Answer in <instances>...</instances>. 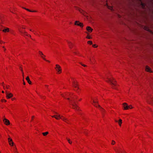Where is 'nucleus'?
I'll return each instance as SVG.
<instances>
[{"instance_id":"nucleus-1","label":"nucleus","mask_w":153,"mask_h":153,"mask_svg":"<svg viewBox=\"0 0 153 153\" xmlns=\"http://www.w3.org/2000/svg\"><path fill=\"white\" fill-rule=\"evenodd\" d=\"M65 96L70 97L71 99V100H70L69 98H68L67 99L69 100L70 104L72 106L73 108L78 110V108L76 104V102L74 100V98L72 95L68 93L65 94Z\"/></svg>"},{"instance_id":"nucleus-2","label":"nucleus","mask_w":153,"mask_h":153,"mask_svg":"<svg viewBox=\"0 0 153 153\" xmlns=\"http://www.w3.org/2000/svg\"><path fill=\"white\" fill-rule=\"evenodd\" d=\"M107 79H108V80L107 81L108 83H110L112 85V87L114 89H116L114 87V86H115L116 85V83H115V81L114 80V79L112 78V79L107 77Z\"/></svg>"},{"instance_id":"nucleus-3","label":"nucleus","mask_w":153,"mask_h":153,"mask_svg":"<svg viewBox=\"0 0 153 153\" xmlns=\"http://www.w3.org/2000/svg\"><path fill=\"white\" fill-rule=\"evenodd\" d=\"M55 113L56 115L52 116L53 117H54L57 120H59V119H61L63 121H65V120H66V119L64 117L61 118V117H62V116H61L59 114L55 112Z\"/></svg>"},{"instance_id":"nucleus-4","label":"nucleus","mask_w":153,"mask_h":153,"mask_svg":"<svg viewBox=\"0 0 153 153\" xmlns=\"http://www.w3.org/2000/svg\"><path fill=\"white\" fill-rule=\"evenodd\" d=\"M93 102L94 103V106H95L96 107H99L101 111H102L103 110V109L102 107H101L99 105L97 104V103L98 102L97 101H95L94 100H93Z\"/></svg>"},{"instance_id":"nucleus-5","label":"nucleus","mask_w":153,"mask_h":153,"mask_svg":"<svg viewBox=\"0 0 153 153\" xmlns=\"http://www.w3.org/2000/svg\"><path fill=\"white\" fill-rule=\"evenodd\" d=\"M59 74L61 72L62 69L61 67L58 65H56V67L55 68Z\"/></svg>"},{"instance_id":"nucleus-6","label":"nucleus","mask_w":153,"mask_h":153,"mask_svg":"<svg viewBox=\"0 0 153 153\" xmlns=\"http://www.w3.org/2000/svg\"><path fill=\"white\" fill-rule=\"evenodd\" d=\"M18 29L22 35H26L27 36L31 37V36L29 34H26V32L21 30L20 28H19Z\"/></svg>"},{"instance_id":"nucleus-7","label":"nucleus","mask_w":153,"mask_h":153,"mask_svg":"<svg viewBox=\"0 0 153 153\" xmlns=\"http://www.w3.org/2000/svg\"><path fill=\"white\" fill-rule=\"evenodd\" d=\"M3 121L4 123L7 125H9L10 124L9 121L6 118L4 119Z\"/></svg>"},{"instance_id":"nucleus-8","label":"nucleus","mask_w":153,"mask_h":153,"mask_svg":"<svg viewBox=\"0 0 153 153\" xmlns=\"http://www.w3.org/2000/svg\"><path fill=\"white\" fill-rule=\"evenodd\" d=\"M75 25L80 26L81 27H83V25L82 23L79 22L78 21H76L75 23Z\"/></svg>"},{"instance_id":"nucleus-9","label":"nucleus","mask_w":153,"mask_h":153,"mask_svg":"<svg viewBox=\"0 0 153 153\" xmlns=\"http://www.w3.org/2000/svg\"><path fill=\"white\" fill-rule=\"evenodd\" d=\"M6 97L7 98H10L13 96V95L11 93H9L6 91Z\"/></svg>"},{"instance_id":"nucleus-10","label":"nucleus","mask_w":153,"mask_h":153,"mask_svg":"<svg viewBox=\"0 0 153 153\" xmlns=\"http://www.w3.org/2000/svg\"><path fill=\"white\" fill-rule=\"evenodd\" d=\"M123 105L125 110H127L128 109V108H130V106H128L126 103H123Z\"/></svg>"},{"instance_id":"nucleus-11","label":"nucleus","mask_w":153,"mask_h":153,"mask_svg":"<svg viewBox=\"0 0 153 153\" xmlns=\"http://www.w3.org/2000/svg\"><path fill=\"white\" fill-rule=\"evenodd\" d=\"M8 141L9 143V144L11 146H13V142L12 139L10 138H8Z\"/></svg>"},{"instance_id":"nucleus-12","label":"nucleus","mask_w":153,"mask_h":153,"mask_svg":"<svg viewBox=\"0 0 153 153\" xmlns=\"http://www.w3.org/2000/svg\"><path fill=\"white\" fill-rule=\"evenodd\" d=\"M87 30L89 32H92V31L93 30L89 26H88L86 28Z\"/></svg>"},{"instance_id":"nucleus-13","label":"nucleus","mask_w":153,"mask_h":153,"mask_svg":"<svg viewBox=\"0 0 153 153\" xmlns=\"http://www.w3.org/2000/svg\"><path fill=\"white\" fill-rule=\"evenodd\" d=\"M4 29L2 30L3 32L6 33L7 32H9V29L7 27H4Z\"/></svg>"},{"instance_id":"nucleus-14","label":"nucleus","mask_w":153,"mask_h":153,"mask_svg":"<svg viewBox=\"0 0 153 153\" xmlns=\"http://www.w3.org/2000/svg\"><path fill=\"white\" fill-rule=\"evenodd\" d=\"M68 43V46L70 48H71L72 46L73 45V44L70 42L67 41Z\"/></svg>"},{"instance_id":"nucleus-15","label":"nucleus","mask_w":153,"mask_h":153,"mask_svg":"<svg viewBox=\"0 0 153 153\" xmlns=\"http://www.w3.org/2000/svg\"><path fill=\"white\" fill-rule=\"evenodd\" d=\"M146 70L148 72H151L150 68L148 66H146Z\"/></svg>"},{"instance_id":"nucleus-16","label":"nucleus","mask_w":153,"mask_h":153,"mask_svg":"<svg viewBox=\"0 0 153 153\" xmlns=\"http://www.w3.org/2000/svg\"><path fill=\"white\" fill-rule=\"evenodd\" d=\"M26 80L30 84H31V82L30 80L29 76H27L26 78Z\"/></svg>"},{"instance_id":"nucleus-17","label":"nucleus","mask_w":153,"mask_h":153,"mask_svg":"<svg viewBox=\"0 0 153 153\" xmlns=\"http://www.w3.org/2000/svg\"><path fill=\"white\" fill-rule=\"evenodd\" d=\"M77 84L74 81L73 82V86L75 88H78V89H79V88L77 87Z\"/></svg>"},{"instance_id":"nucleus-18","label":"nucleus","mask_w":153,"mask_h":153,"mask_svg":"<svg viewBox=\"0 0 153 153\" xmlns=\"http://www.w3.org/2000/svg\"><path fill=\"white\" fill-rule=\"evenodd\" d=\"M115 121L116 122H118L119 125L121 126V124L122 123V120L121 119H120L118 121L117 120H115Z\"/></svg>"},{"instance_id":"nucleus-19","label":"nucleus","mask_w":153,"mask_h":153,"mask_svg":"<svg viewBox=\"0 0 153 153\" xmlns=\"http://www.w3.org/2000/svg\"><path fill=\"white\" fill-rule=\"evenodd\" d=\"M23 8H24V9L26 10H27L28 11H29V12H36V11H31V10H29V9L25 8V7H23Z\"/></svg>"},{"instance_id":"nucleus-20","label":"nucleus","mask_w":153,"mask_h":153,"mask_svg":"<svg viewBox=\"0 0 153 153\" xmlns=\"http://www.w3.org/2000/svg\"><path fill=\"white\" fill-rule=\"evenodd\" d=\"M42 134L44 136H45L48 134V132H45L42 133Z\"/></svg>"},{"instance_id":"nucleus-21","label":"nucleus","mask_w":153,"mask_h":153,"mask_svg":"<svg viewBox=\"0 0 153 153\" xmlns=\"http://www.w3.org/2000/svg\"><path fill=\"white\" fill-rule=\"evenodd\" d=\"M39 53L40 55L41 56H44V57H45V56L44 55L43 53H42V52L40 51H39Z\"/></svg>"},{"instance_id":"nucleus-22","label":"nucleus","mask_w":153,"mask_h":153,"mask_svg":"<svg viewBox=\"0 0 153 153\" xmlns=\"http://www.w3.org/2000/svg\"><path fill=\"white\" fill-rule=\"evenodd\" d=\"M88 44H90L91 45H92V42L91 41H89L88 42Z\"/></svg>"},{"instance_id":"nucleus-23","label":"nucleus","mask_w":153,"mask_h":153,"mask_svg":"<svg viewBox=\"0 0 153 153\" xmlns=\"http://www.w3.org/2000/svg\"><path fill=\"white\" fill-rule=\"evenodd\" d=\"M67 140L68 141V143L70 144H71L72 143V142L70 141V140L69 139H68V138H67Z\"/></svg>"},{"instance_id":"nucleus-24","label":"nucleus","mask_w":153,"mask_h":153,"mask_svg":"<svg viewBox=\"0 0 153 153\" xmlns=\"http://www.w3.org/2000/svg\"><path fill=\"white\" fill-rule=\"evenodd\" d=\"M115 142L114 141V140H112V142H111V144L112 145H114L115 144Z\"/></svg>"},{"instance_id":"nucleus-25","label":"nucleus","mask_w":153,"mask_h":153,"mask_svg":"<svg viewBox=\"0 0 153 153\" xmlns=\"http://www.w3.org/2000/svg\"><path fill=\"white\" fill-rule=\"evenodd\" d=\"M86 38H87V39H91L92 38H91V37H90V36H88L86 37Z\"/></svg>"},{"instance_id":"nucleus-26","label":"nucleus","mask_w":153,"mask_h":153,"mask_svg":"<svg viewBox=\"0 0 153 153\" xmlns=\"http://www.w3.org/2000/svg\"><path fill=\"white\" fill-rule=\"evenodd\" d=\"M16 150V148L15 147H14V152H15V153H16V152H17Z\"/></svg>"},{"instance_id":"nucleus-27","label":"nucleus","mask_w":153,"mask_h":153,"mask_svg":"<svg viewBox=\"0 0 153 153\" xmlns=\"http://www.w3.org/2000/svg\"><path fill=\"white\" fill-rule=\"evenodd\" d=\"M80 64H81L82 66L84 67H86L87 66L85 65H84V64H82V63H80Z\"/></svg>"},{"instance_id":"nucleus-28","label":"nucleus","mask_w":153,"mask_h":153,"mask_svg":"<svg viewBox=\"0 0 153 153\" xmlns=\"http://www.w3.org/2000/svg\"><path fill=\"white\" fill-rule=\"evenodd\" d=\"M4 28V27H3L1 25V26H0V30H1V28Z\"/></svg>"},{"instance_id":"nucleus-29","label":"nucleus","mask_w":153,"mask_h":153,"mask_svg":"<svg viewBox=\"0 0 153 153\" xmlns=\"http://www.w3.org/2000/svg\"><path fill=\"white\" fill-rule=\"evenodd\" d=\"M43 56H41V57L45 60H46V59H45L44 58V57H43Z\"/></svg>"},{"instance_id":"nucleus-30","label":"nucleus","mask_w":153,"mask_h":153,"mask_svg":"<svg viewBox=\"0 0 153 153\" xmlns=\"http://www.w3.org/2000/svg\"><path fill=\"white\" fill-rule=\"evenodd\" d=\"M115 151H116V152H117V153H118L119 152V151L118 150H116V149H115Z\"/></svg>"},{"instance_id":"nucleus-31","label":"nucleus","mask_w":153,"mask_h":153,"mask_svg":"<svg viewBox=\"0 0 153 153\" xmlns=\"http://www.w3.org/2000/svg\"><path fill=\"white\" fill-rule=\"evenodd\" d=\"M1 101L2 102H3V101H4L5 102H6V100H1Z\"/></svg>"},{"instance_id":"nucleus-32","label":"nucleus","mask_w":153,"mask_h":153,"mask_svg":"<svg viewBox=\"0 0 153 153\" xmlns=\"http://www.w3.org/2000/svg\"><path fill=\"white\" fill-rule=\"evenodd\" d=\"M93 47H96H96H97V46H96V45H93Z\"/></svg>"},{"instance_id":"nucleus-33","label":"nucleus","mask_w":153,"mask_h":153,"mask_svg":"<svg viewBox=\"0 0 153 153\" xmlns=\"http://www.w3.org/2000/svg\"><path fill=\"white\" fill-rule=\"evenodd\" d=\"M128 106H130V108H132V107L131 105Z\"/></svg>"},{"instance_id":"nucleus-34","label":"nucleus","mask_w":153,"mask_h":153,"mask_svg":"<svg viewBox=\"0 0 153 153\" xmlns=\"http://www.w3.org/2000/svg\"><path fill=\"white\" fill-rule=\"evenodd\" d=\"M22 76H23V77H24V73L23 72H22Z\"/></svg>"},{"instance_id":"nucleus-35","label":"nucleus","mask_w":153,"mask_h":153,"mask_svg":"<svg viewBox=\"0 0 153 153\" xmlns=\"http://www.w3.org/2000/svg\"><path fill=\"white\" fill-rule=\"evenodd\" d=\"M23 84L24 85H25V82L24 81V80H23Z\"/></svg>"},{"instance_id":"nucleus-36","label":"nucleus","mask_w":153,"mask_h":153,"mask_svg":"<svg viewBox=\"0 0 153 153\" xmlns=\"http://www.w3.org/2000/svg\"><path fill=\"white\" fill-rule=\"evenodd\" d=\"M45 86L47 87V88H48V86L47 85H45Z\"/></svg>"},{"instance_id":"nucleus-37","label":"nucleus","mask_w":153,"mask_h":153,"mask_svg":"<svg viewBox=\"0 0 153 153\" xmlns=\"http://www.w3.org/2000/svg\"><path fill=\"white\" fill-rule=\"evenodd\" d=\"M66 120H68L66 119V120H65V121H65V122H67V123H68V122H67L66 121Z\"/></svg>"},{"instance_id":"nucleus-38","label":"nucleus","mask_w":153,"mask_h":153,"mask_svg":"<svg viewBox=\"0 0 153 153\" xmlns=\"http://www.w3.org/2000/svg\"><path fill=\"white\" fill-rule=\"evenodd\" d=\"M14 99H15L14 98H13L12 99V100H14Z\"/></svg>"},{"instance_id":"nucleus-39","label":"nucleus","mask_w":153,"mask_h":153,"mask_svg":"<svg viewBox=\"0 0 153 153\" xmlns=\"http://www.w3.org/2000/svg\"><path fill=\"white\" fill-rule=\"evenodd\" d=\"M21 71H22V72H23V70H22V69H21Z\"/></svg>"},{"instance_id":"nucleus-40","label":"nucleus","mask_w":153,"mask_h":153,"mask_svg":"<svg viewBox=\"0 0 153 153\" xmlns=\"http://www.w3.org/2000/svg\"><path fill=\"white\" fill-rule=\"evenodd\" d=\"M34 117V116H33L32 117V119H33V118Z\"/></svg>"},{"instance_id":"nucleus-41","label":"nucleus","mask_w":153,"mask_h":153,"mask_svg":"<svg viewBox=\"0 0 153 153\" xmlns=\"http://www.w3.org/2000/svg\"><path fill=\"white\" fill-rule=\"evenodd\" d=\"M46 61H47V62H50V61H48V60H46Z\"/></svg>"},{"instance_id":"nucleus-42","label":"nucleus","mask_w":153,"mask_h":153,"mask_svg":"<svg viewBox=\"0 0 153 153\" xmlns=\"http://www.w3.org/2000/svg\"><path fill=\"white\" fill-rule=\"evenodd\" d=\"M148 102L149 103H150V101H148Z\"/></svg>"},{"instance_id":"nucleus-43","label":"nucleus","mask_w":153,"mask_h":153,"mask_svg":"<svg viewBox=\"0 0 153 153\" xmlns=\"http://www.w3.org/2000/svg\"><path fill=\"white\" fill-rule=\"evenodd\" d=\"M74 53H75V54H76V52H74Z\"/></svg>"},{"instance_id":"nucleus-44","label":"nucleus","mask_w":153,"mask_h":153,"mask_svg":"<svg viewBox=\"0 0 153 153\" xmlns=\"http://www.w3.org/2000/svg\"><path fill=\"white\" fill-rule=\"evenodd\" d=\"M6 88L7 89H8V88L7 86L6 87Z\"/></svg>"},{"instance_id":"nucleus-45","label":"nucleus","mask_w":153,"mask_h":153,"mask_svg":"<svg viewBox=\"0 0 153 153\" xmlns=\"http://www.w3.org/2000/svg\"><path fill=\"white\" fill-rule=\"evenodd\" d=\"M2 93H4V91H2Z\"/></svg>"},{"instance_id":"nucleus-46","label":"nucleus","mask_w":153,"mask_h":153,"mask_svg":"<svg viewBox=\"0 0 153 153\" xmlns=\"http://www.w3.org/2000/svg\"><path fill=\"white\" fill-rule=\"evenodd\" d=\"M65 96H63V97H65Z\"/></svg>"},{"instance_id":"nucleus-47","label":"nucleus","mask_w":153,"mask_h":153,"mask_svg":"<svg viewBox=\"0 0 153 153\" xmlns=\"http://www.w3.org/2000/svg\"><path fill=\"white\" fill-rule=\"evenodd\" d=\"M81 100V99H79V101H80V100Z\"/></svg>"},{"instance_id":"nucleus-48","label":"nucleus","mask_w":153,"mask_h":153,"mask_svg":"<svg viewBox=\"0 0 153 153\" xmlns=\"http://www.w3.org/2000/svg\"><path fill=\"white\" fill-rule=\"evenodd\" d=\"M121 152V153H123V152Z\"/></svg>"},{"instance_id":"nucleus-49","label":"nucleus","mask_w":153,"mask_h":153,"mask_svg":"<svg viewBox=\"0 0 153 153\" xmlns=\"http://www.w3.org/2000/svg\"><path fill=\"white\" fill-rule=\"evenodd\" d=\"M30 30L31 31H32L31 30Z\"/></svg>"}]
</instances>
